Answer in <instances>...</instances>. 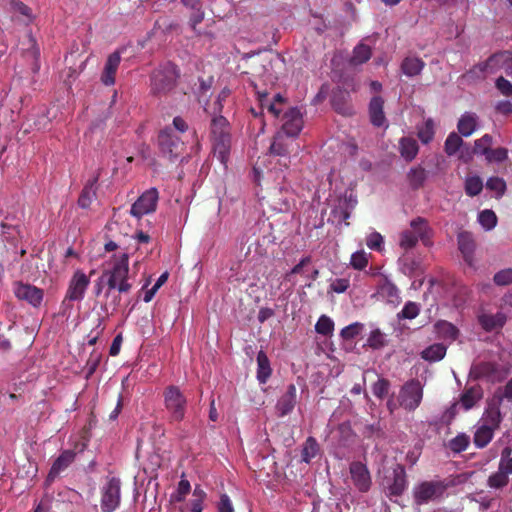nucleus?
Returning a JSON list of instances; mask_svg holds the SVG:
<instances>
[{
  "label": "nucleus",
  "instance_id": "1",
  "mask_svg": "<svg viewBox=\"0 0 512 512\" xmlns=\"http://www.w3.org/2000/svg\"><path fill=\"white\" fill-rule=\"evenodd\" d=\"M101 280H106L109 288H117L119 293H128L132 284L129 282V255L122 253L112 256L109 266L103 270Z\"/></svg>",
  "mask_w": 512,
  "mask_h": 512
},
{
  "label": "nucleus",
  "instance_id": "2",
  "mask_svg": "<svg viewBox=\"0 0 512 512\" xmlns=\"http://www.w3.org/2000/svg\"><path fill=\"white\" fill-rule=\"evenodd\" d=\"M180 76L179 69L171 62L160 65L151 75V93L162 96L172 91Z\"/></svg>",
  "mask_w": 512,
  "mask_h": 512
},
{
  "label": "nucleus",
  "instance_id": "3",
  "mask_svg": "<svg viewBox=\"0 0 512 512\" xmlns=\"http://www.w3.org/2000/svg\"><path fill=\"white\" fill-rule=\"evenodd\" d=\"M157 144L161 155L170 162L183 158L185 152L184 141L175 134L171 126H166L158 133Z\"/></svg>",
  "mask_w": 512,
  "mask_h": 512
},
{
  "label": "nucleus",
  "instance_id": "4",
  "mask_svg": "<svg viewBox=\"0 0 512 512\" xmlns=\"http://www.w3.org/2000/svg\"><path fill=\"white\" fill-rule=\"evenodd\" d=\"M424 385L419 379L413 378L406 381L399 390L398 404L407 412L415 411L422 403Z\"/></svg>",
  "mask_w": 512,
  "mask_h": 512
},
{
  "label": "nucleus",
  "instance_id": "5",
  "mask_svg": "<svg viewBox=\"0 0 512 512\" xmlns=\"http://www.w3.org/2000/svg\"><path fill=\"white\" fill-rule=\"evenodd\" d=\"M448 485L442 480L423 481L413 489L414 502L424 505L442 498Z\"/></svg>",
  "mask_w": 512,
  "mask_h": 512
},
{
  "label": "nucleus",
  "instance_id": "6",
  "mask_svg": "<svg viewBox=\"0 0 512 512\" xmlns=\"http://www.w3.org/2000/svg\"><path fill=\"white\" fill-rule=\"evenodd\" d=\"M164 403L169 412L170 422H181L186 413L187 400L177 386H169L164 391Z\"/></svg>",
  "mask_w": 512,
  "mask_h": 512
},
{
  "label": "nucleus",
  "instance_id": "7",
  "mask_svg": "<svg viewBox=\"0 0 512 512\" xmlns=\"http://www.w3.org/2000/svg\"><path fill=\"white\" fill-rule=\"evenodd\" d=\"M102 512H114L121 503V481L118 477H107L101 489Z\"/></svg>",
  "mask_w": 512,
  "mask_h": 512
},
{
  "label": "nucleus",
  "instance_id": "8",
  "mask_svg": "<svg viewBox=\"0 0 512 512\" xmlns=\"http://www.w3.org/2000/svg\"><path fill=\"white\" fill-rule=\"evenodd\" d=\"M159 200V192L156 188H150L143 192L131 206L130 213L137 220L144 215L152 214L156 211Z\"/></svg>",
  "mask_w": 512,
  "mask_h": 512
},
{
  "label": "nucleus",
  "instance_id": "9",
  "mask_svg": "<svg viewBox=\"0 0 512 512\" xmlns=\"http://www.w3.org/2000/svg\"><path fill=\"white\" fill-rule=\"evenodd\" d=\"M89 285L90 276L80 269L76 270L69 281L63 303L66 301H82Z\"/></svg>",
  "mask_w": 512,
  "mask_h": 512
},
{
  "label": "nucleus",
  "instance_id": "10",
  "mask_svg": "<svg viewBox=\"0 0 512 512\" xmlns=\"http://www.w3.org/2000/svg\"><path fill=\"white\" fill-rule=\"evenodd\" d=\"M425 226H412V229L405 230L400 235V247L404 250H410L416 246L419 240L425 246L431 245V235Z\"/></svg>",
  "mask_w": 512,
  "mask_h": 512
},
{
  "label": "nucleus",
  "instance_id": "11",
  "mask_svg": "<svg viewBox=\"0 0 512 512\" xmlns=\"http://www.w3.org/2000/svg\"><path fill=\"white\" fill-rule=\"evenodd\" d=\"M14 294L17 299L27 302L34 308L40 307L44 298L43 289L23 282L14 284Z\"/></svg>",
  "mask_w": 512,
  "mask_h": 512
},
{
  "label": "nucleus",
  "instance_id": "12",
  "mask_svg": "<svg viewBox=\"0 0 512 512\" xmlns=\"http://www.w3.org/2000/svg\"><path fill=\"white\" fill-rule=\"evenodd\" d=\"M349 472L353 485L359 492L366 493L370 490L372 480L365 464L360 461H354L349 466Z\"/></svg>",
  "mask_w": 512,
  "mask_h": 512
},
{
  "label": "nucleus",
  "instance_id": "13",
  "mask_svg": "<svg viewBox=\"0 0 512 512\" xmlns=\"http://www.w3.org/2000/svg\"><path fill=\"white\" fill-rule=\"evenodd\" d=\"M282 129L285 137H297L303 128L302 114L298 108H290L283 116Z\"/></svg>",
  "mask_w": 512,
  "mask_h": 512
},
{
  "label": "nucleus",
  "instance_id": "14",
  "mask_svg": "<svg viewBox=\"0 0 512 512\" xmlns=\"http://www.w3.org/2000/svg\"><path fill=\"white\" fill-rule=\"evenodd\" d=\"M331 105L333 109L343 116H351L354 114V108L351 104L350 93L342 88L333 90L331 96Z\"/></svg>",
  "mask_w": 512,
  "mask_h": 512
},
{
  "label": "nucleus",
  "instance_id": "15",
  "mask_svg": "<svg viewBox=\"0 0 512 512\" xmlns=\"http://www.w3.org/2000/svg\"><path fill=\"white\" fill-rule=\"evenodd\" d=\"M458 249L462 254L465 263L472 268H475L474 252L476 248L475 240L471 233L461 231L458 233Z\"/></svg>",
  "mask_w": 512,
  "mask_h": 512
},
{
  "label": "nucleus",
  "instance_id": "16",
  "mask_svg": "<svg viewBox=\"0 0 512 512\" xmlns=\"http://www.w3.org/2000/svg\"><path fill=\"white\" fill-rule=\"evenodd\" d=\"M502 65H505L506 74L512 77V58H510V53L507 51L491 55L485 62L479 64L477 68L481 72H485L489 69L501 67Z\"/></svg>",
  "mask_w": 512,
  "mask_h": 512
},
{
  "label": "nucleus",
  "instance_id": "17",
  "mask_svg": "<svg viewBox=\"0 0 512 512\" xmlns=\"http://www.w3.org/2000/svg\"><path fill=\"white\" fill-rule=\"evenodd\" d=\"M297 403V389L294 384L287 386L286 392L278 399L275 409L278 417L290 414Z\"/></svg>",
  "mask_w": 512,
  "mask_h": 512
},
{
  "label": "nucleus",
  "instance_id": "18",
  "mask_svg": "<svg viewBox=\"0 0 512 512\" xmlns=\"http://www.w3.org/2000/svg\"><path fill=\"white\" fill-rule=\"evenodd\" d=\"M121 62V52L119 50L111 53L105 62L103 71L101 73V82L105 86H112L115 84L116 72Z\"/></svg>",
  "mask_w": 512,
  "mask_h": 512
},
{
  "label": "nucleus",
  "instance_id": "19",
  "mask_svg": "<svg viewBox=\"0 0 512 512\" xmlns=\"http://www.w3.org/2000/svg\"><path fill=\"white\" fill-rule=\"evenodd\" d=\"M101 169H98L96 174L87 181L84 185L79 198H78V206L87 209L91 206L93 201L96 199V187L97 183L100 179Z\"/></svg>",
  "mask_w": 512,
  "mask_h": 512
},
{
  "label": "nucleus",
  "instance_id": "20",
  "mask_svg": "<svg viewBox=\"0 0 512 512\" xmlns=\"http://www.w3.org/2000/svg\"><path fill=\"white\" fill-rule=\"evenodd\" d=\"M407 488L406 472L402 465H397L393 469V477L391 483L388 484V492L390 496H401Z\"/></svg>",
  "mask_w": 512,
  "mask_h": 512
},
{
  "label": "nucleus",
  "instance_id": "21",
  "mask_svg": "<svg viewBox=\"0 0 512 512\" xmlns=\"http://www.w3.org/2000/svg\"><path fill=\"white\" fill-rule=\"evenodd\" d=\"M370 122L375 127H382L386 123L384 113V99L380 96H374L369 103Z\"/></svg>",
  "mask_w": 512,
  "mask_h": 512
},
{
  "label": "nucleus",
  "instance_id": "22",
  "mask_svg": "<svg viewBox=\"0 0 512 512\" xmlns=\"http://www.w3.org/2000/svg\"><path fill=\"white\" fill-rule=\"evenodd\" d=\"M257 98L261 107V112L264 109H267V111L272 114L274 117H279L282 108L281 106L284 103V99L280 94H276L273 98V100L268 99V93L267 92H257Z\"/></svg>",
  "mask_w": 512,
  "mask_h": 512
},
{
  "label": "nucleus",
  "instance_id": "23",
  "mask_svg": "<svg viewBox=\"0 0 512 512\" xmlns=\"http://www.w3.org/2000/svg\"><path fill=\"white\" fill-rule=\"evenodd\" d=\"M212 146L214 156L223 164L226 165L229 160L231 149V134L224 137L213 138Z\"/></svg>",
  "mask_w": 512,
  "mask_h": 512
},
{
  "label": "nucleus",
  "instance_id": "24",
  "mask_svg": "<svg viewBox=\"0 0 512 512\" xmlns=\"http://www.w3.org/2000/svg\"><path fill=\"white\" fill-rule=\"evenodd\" d=\"M350 217L349 204L346 200H340L337 205L331 207L327 224H348L346 220Z\"/></svg>",
  "mask_w": 512,
  "mask_h": 512
},
{
  "label": "nucleus",
  "instance_id": "25",
  "mask_svg": "<svg viewBox=\"0 0 512 512\" xmlns=\"http://www.w3.org/2000/svg\"><path fill=\"white\" fill-rule=\"evenodd\" d=\"M471 373L478 379H487L492 382L499 380L498 365L493 362H480L473 366Z\"/></svg>",
  "mask_w": 512,
  "mask_h": 512
},
{
  "label": "nucleus",
  "instance_id": "26",
  "mask_svg": "<svg viewBox=\"0 0 512 512\" xmlns=\"http://www.w3.org/2000/svg\"><path fill=\"white\" fill-rule=\"evenodd\" d=\"M76 453L73 450L63 451L53 462L49 471V478H55L75 460Z\"/></svg>",
  "mask_w": 512,
  "mask_h": 512
},
{
  "label": "nucleus",
  "instance_id": "27",
  "mask_svg": "<svg viewBox=\"0 0 512 512\" xmlns=\"http://www.w3.org/2000/svg\"><path fill=\"white\" fill-rule=\"evenodd\" d=\"M478 117L475 113L466 112L464 113L457 123V129L460 136L469 137L477 128Z\"/></svg>",
  "mask_w": 512,
  "mask_h": 512
},
{
  "label": "nucleus",
  "instance_id": "28",
  "mask_svg": "<svg viewBox=\"0 0 512 512\" xmlns=\"http://www.w3.org/2000/svg\"><path fill=\"white\" fill-rule=\"evenodd\" d=\"M480 325L486 331L501 328L506 323V316L502 312L496 314H482L478 318Z\"/></svg>",
  "mask_w": 512,
  "mask_h": 512
},
{
  "label": "nucleus",
  "instance_id": "29",
  "mask_svg": "<svg viewBox=\"0 0 512 512\" xmlns=\"http://www.w3.org/2000/svg\"><path fill=\"white\" fill-rule=\"evenodd\" d=\"M419 146L417 141L412 137H402L399 141L400 155L407 162L414 160L418 154Z\"/></svg>",
  "mask_w": 512,
  "mask_h": 512
},
{
  "label": "nucleus",
  "instance_id": "30",
  "mask_svg": "<svg viewBox=\"0 0 512 512\" xmlns=\"http://www.w3.org/2000/svg\"><path fill=\"white\" fill-rule=\"evenodd\" d=\"M425 67V62L418 57H405L401 63V71L408 77L419 75Z\"/></svg>",
  "mask_w": 512,
  "mask_h": 512
},
{
  "label": "nucleus",
  "instance_id": "31",
  "mask_svg": "<svg viewBox=\"0 0 512 512\" xmlns=\"http://www.w3.org/2000/svg\"><path fill=\"white\" fill-rule=\"evenodd\" d=\"M272 374V368L268 356L263 350L257 354V380L261 384H265Z\"/></svg>",
  "mask_w": 512,
  "mask_h": 512
},
{
  "label": "nucleus",
  "instance_id": "32",
  "mask_svg": "<svg viewBox=\"0 0 512 512\" xmlns=\"http://www.w3.org/2000/svg\"><path fill=\"white\" fill-rule=\"evenodd\" d=\"M435 331L438 334V336L445 340L454 341L459 336V330L458 328L446 321V320H439L434 325Z\"/></svg>",
  "mask_w": 512,
  "mask_h": 512
},
{
  "label": "nucleus",
  "instance_id": "33",
  "mask_svg": "<svg viewBox=\"0 0 512 512\" xmlns=\"http://www.w3.org/2000/svg\"><path fill=\"white\" fill-rule=\"evenodd\" d=\"M121 294L117 288H109L105 292L106 302L102 305V310L107 314L113 315L121 304Z\"/></svg>",
  "mask_w": 512,
  "mask_h": 512
},
{
  "label": "nucleus",
  "instance_id": "34",
  "mask_svg": "<svg viewBox=\"0 0 512 512\" xmlns=\"http://www.w3.org/2000/svg\"><path fill=\"white\" fill-rule=\"evenodd\" d=\"M447 347L442 343H435L421 352V358L428 362H437L442 360L446 355Z\"/></svg>",
  "mask_w": 512,
  "mask_h": 512
},
{
  "label": "nucleus",
  "instance_id": "35",
  "mask_svg": "<svg viewBox=\"0 0 512 512\" xmlns=\"http://www.w3.org/2000/svg\"><path fill=\"white\" fill-rule=\"evenodd\" d=\"M372 56V50L370 46L359 43L353 49V54L349 60L350 65L358 66L366 63Z\"/></svg>",
  "mask_w": 512,
  "mask_h": 512
},
{
  "label": "nucleus",
  "instance_id": "36",
  "mask_svg": "<svg viewBox=\"0 0 512 512\" xmlns=\"http://www.w3.org/2000/svg\"><path fill=\"white\" fill-rule=\"evenodd\" d=\"M501 422L502 415L499 407L490 406L485 410L483 414L481 425L488 426L495 431L500 427Z\"/></svg>",
  "mask_w": 512,
  "mask_h": 512
},
{
  "label": "nucleus",
  "instance_id": "37",
  "mask_svg": "<svg viewBox=\"0 0 512 512\" xmlns=\"http://www.w3.org/2000/svg\"><path fill=\"white\" fill-rule=\"evenodd\" d=\"M290 143L283 133H276L273 138V142L270 145V154L275 156H288L290 153Z\"/></svg>",
  "mask_w": 512,
  "mask_h": 512
},
{
  "label": "nucleus",
  "instance_id": "38",
  "mask_svg": "<svg viewBox=\"0 0 512 512\" xmlns=\"http://www.w3.org/2000/svg\"><path fill=\"white\" fill-rule=\"evenodd\" d=\"M482 398L481 388L478 386L466 389L460 397V403L465 410H469Z\"/></svg>",
  "mask_w": 512,
  "mask_h": 512
},
{
  "label": "nucleus",
  "instance_id": "39",
  "mask_svg": "<svg viewBox=\"0 0 512 512\" xmlns=\"http://www.w3.org/2000/svg\"><path fill=\"white\" fill-rule=\"evenodd\" d=\"M494 432L490 427L480 425L473 436L474 445L479 449L486 447L493 439Z\"/></svg>",
  "mask_w": 512,
  "mask_h": 512
},
{
  "label": "nucleus",
  "instance_id": "40",
  "mask_svg": "<svg viewBox=\"0 0 512 512\" xmlns=\"http://www.w3.org/2000/svg\"><path fill=\"white\" fill-rule=\"evenodd\" d=\"M230 135V125L223 116L213 117L211 120V139Z\"/></svg>",
  "mask_w": 512,
  "mask_h": 512
},
{
  "label": "nucleus",
  "instance_id": "41",
  "mask_svg": "<svg viewBox=\"0 0 512 512\" xmlns=\"http://www.w3.org/2000/svg\"><path fill=\"white\" fill-rule=\"evenodd\" d=\"M407 179L412 189H419L426 180V170L421 167H413L407 173Z\"/></svg>",
  "mask_w": 512,
  "mask_h": 512
},
{
  "label": "nucleus",
  "instance_id": "42",
  "mask_svg": "<svg viewBox=\"0 0 512 512\" xmlns=\"http://www.w3.org/2000/svg\"><path fill=\"white\" fill-rule=\"evenodd\" d=\"M470 444V437L466 433H459L457 436L449 440L447 447L453 453H461L465 451Z\"/></svg>",
  "mask_w": 512,
  "mask_h": 512
},
{
  "label": "nucleus",
  "instance_id": "43",
  "mask_svg": "<svg viewBox=\"0 0 512 512\" xmlns=\"http://www.w3.org/2000/svg\"><path fill=\"white\" fill-rule=\"evenodd\" d=\"M319 452V444L314 437H308L302 449V461L309 463Z\"/></svg>",
  "mask_w": 512,
  "mask_h": 512
},
{
  "label": "nucleus",
  "instance_id": "44",
  "mask_svg": "<svg viewBox=\"0 0 512 512\" xmlns=\"http://www.w3.org/2000/svg\"><path fill=\"white\" fill-rule=\"evenodd\" d=\"M311 263L312 259L310 256L302 258L298 264L285 274L284 279L288 282L294 283L293 276L297 274L306 275Z\"/></svg>",
  "mask_w": 512,
  "mask_h": 512
},
{
  "label": "nucleus",
  "instance_id": "45",
  "mask_svg": "<svg viewBox=\"0 0 512 512\" xmlns=\"http://www.w3.org/2000/svg\"><path fill=\"white\" fill-rule=\"evenodd\" d=\"M463 145V140L459 134L456 132H451L445 140L444 150L448 156H452L459 151L460 147Z\"/></svg>",
  "mask_w": 512,
  "mask_h": 512
},
{
  "label": "nucleus",
  "instance_id": "46",
  "mask_svg": "<svg viewBox=\"0 0 512 512\" xmlns=\"http://www.w3.org/2000/svg\"><path fill=\"white\" fill-rule=\"evenodd\" d=\"M434 122L432 119H427L424 124L418 128V138L423 144H428L434 138Z\"/></svg>",
  "mask_w": 512,
  "mask_h": 512
},
{
  "label": "nucleus",
  "instance_id": "47",
  "mask_svg": "<svg viewBox=\"0 0 512 512\" xmlns=\"http://www.w3.org/2000/svg\"><path fill=\"white\" fill-rule=\"evenodd\" d=\"M315 331L323 336H329L334 331V322L330 317L322 315L315 324Z\"/></svg>",
  "mask_w": 512,
  "mask_h": 512
},
{
  "label": "nucleus",
  "instance_id": "48",
  "mask_svg": "<svg viewBox=\"0 0 512 512\" xmlns=\"http://www.w3.org/2000/svg\"><path fill=\"white\" fill-rule=\"evenodd\" d=\"M420 313V306L418 303L413 301H408L405 303L402 310L397 314L399 320L402 319H415Z\"/></svg>",
  "mask_w": 512,
  "mask_h": 512
},
{
  "label": "nucleus",
  "instance_id": "49",
  "mask_svg": "<svg viewBox=\"0 0 512 512\" xmlns=\"http://www.w3.org/2000/svg\"><path fill=\"white\" fill-rule=\"evenodd\" d=\"M483 189V182L479 176L468 177L465 181V192L469 196L478 195Z\"/></svg>",
  "mask_w": 512,
  "mask_h": 512
},
{
  "label": "nucleus",
  "instance_id": "50",
  "mask_svg": "<svg viewBox=\"0 0 512 512\" xmlns=\"http://www.w3.org/2000/svg\"><path fill=\"white\" fill-rule=\"evenodd\" d=\"M390 381L385 378H379L373 385H372V393L375 397L379 399L385 398L390 390Z\"/></svg>",
  "mask_w": 512,
  "mask_h": 512
},
{
  "label": "nucleus",
  "instance_id": "51",
  "mask_svg": "<svg viewBox=\"0 0 512 512\" xmlns=\"http://www.w3.org/2000/svg\"><path fill=\"white\" fill-rule=\"evenodd\" d=\"M509 482V476L498 469L497 472L491 474L488 478V486L494 489H501Z\"/></svg>",
  "mask_w": 512,
  "mask_h": 512
},
{
  "label": "nucleus",
  "instance_id": "52",
  "mask_svg": "<svg viewBox=\"0 0 512 512\" xmlns=\"http://www.w3.org/2000/svg\"><path fill=\"white\" fill-rule=\"evenodd\" d=\"M492 137L489 134H485L480 139H477L474 143L473 153L486 155L491 149Z\"/></svg>",
  "mask_w": 512,
  "mask_h": 512
},
{
  "label": "nucleus",
  "instance_id": "53",
  "mask_svg": "<svg viewBox=\"0 0 512 512\" xmlns=\"http://www.w3.org/2000/svg\"><path fill=\"white\" fill-rule=\"evenodd\" d=\"M362 330H363V324L355 322V323H352V324L344 327L341 330L340 335L345 340H352L355 337H357L361 333Z\"/></svg>",
  "mask_w": 512,
  "mask_h": 512
},
{
  "label": "nucleus",
  "instance_id": "54",
  "mask_svg": "<svg viewBox=\"0 0 512 512\" xmlns=\"http://www.w3.org/2000/svg\"><path fill=\"white\" fill-rule=\"evenodd\" d=\"M493 281L498 286H506L512 284V268H506L498 271L494 275Z\"/></svg>",
  "mask_w": 512,
  "mask_h": 512
},
{
  "label": "nucleus",
  "instance_id": "55",
  "mask_svg": "<svg viewBox=\"0 0 512 512\" xmlns=\"http://www.w3.org/2000/svg\"><path fill=\"white\" fill-rule=\"evenodd\" d=\"M510 453L511 451L508 448L503 450L498 466V469L508 476L512 474V457H510Z\"/></svg>",
  "mask_w": 512,
  "mask_h": 512
},
{
  "label": "nucleus",
  "instance_id": "56",
  "mask_svg": "<svg viewBox=\"0 0 512 512\" xmlns=\"http://www.w3.org/2000/svg\"><path fill=\"white\" fill-rule=\"evenodd\" d=\"M351 266L356 270H363L368 265V257L364 251H357L352 254Z\"/></svg>",
  "mask_w": 512,
  "mask_h": 512
},
{
  "label": "nucleus",
  "instance_id": "57",
  "mask_svg": "<svg viewBox=\"0 0 512 512\" xmlns=\"http://www.w3.org/2000/svg\"><path fill=\"white\" fill-rule=\"evenodd\" d=\"M367 343L373 349L382 348L386 343L385 335L379 329L373 330L370 333Z\"/></svg>",
  "mask_w": 512,
  "mask_h": 512
},
{
  "label": "nucleus",
  "instance_id": "58",
  "mask_svg": "<svg viewBox=\"0 0 512 512\" xmlns=\"http://www.w3.org/2000/svg\"><path fill=\"white\" fill-rule=\"evenodd\" d=\"M485 157L488 162H503L508 157V150L502 147L490 149Z\"/></svg>",
  "mask_w": 512,
  "mask_h": 512
},
{
  "label": "nucleus",
  "instance_id": "59",
  "mask_svg": "<svg viewBox=\"0 0 512 512\" xmlns=\"http://www.w3.org/2000/svg\"><path fill=\"white\" fill-rule=\"evenodd\" d=\"M487 189L497 192L499 196L503 195L506 189V183L499 177H491L486 182Z\"/></svg>",
  "mask_w": 512,
  "mask_h": 512
},
{
  "label": "nucleus",
  "instance_id": "60",
  "mask_svg": "<svg viewBox=\"0 0 512 512\" xmlns=\"http://www.w3.org/2000/svg\"><path fill=\"white\" fill-rule=\"evenodd\" d=\"M191 490L190 482L187 479H181L178 483L176 494L174 499L177 502H182Z\"/></svg>",
  "mask_w": 512,
  "mask_h": 512
},
{
  "label": "nucleus",
  "instance_id": "61",
  "mask_svg": "<svg viewBox=\"0 0 512 512\" xmlns=\"http://www.w3.org/2000/svg\"><path fill=\"white\" fill-rule=\"evenodd\" d=\"M206 498V493L199 486H196L193 491V498L191 499V510L203 507V502Z\"/></svg>",
  "mask_w": 512,
  "mask_h": 512
},
{
  "label": "nucleus",
  "instance_id": "62",
  "mask_svg": "<svg viewBox=\"0 0 512 512\" xmlns=\"http://www.w3.org/2000/svg\"><path fill=\"white\" fill-rule=\"evenodd\" d=\"M496 88L500 91V93L504 96H512V83L500 76L497 78L495 82Z\"/></svg>",
  "mask_w": 512,
  "mask_h": 512
},
{
  "label": "nucleus",
  "instance_id": "63",
  "mask_svg": "<svg viewBox=\"0 0 512 512\" xmlns=\"http://www.w3.org/2000/svg\"><path fill=\"white\" fill-rule=\"evenodd\" d=\"M366 244L370 249L380 251L383 244V237L381 234L373 232L367 237Z\"/></svg>",
  "mask_w": 512,
  "mask_h": 512
},
{
  "label": "nucleus",
  "instance_id": "64",
  "mask_svg": "<svg viewBox=\"0 0 512 512\" xmlns=\"http://www.w3.org/2000/svg\"><path fill=\"white\" fill-rule=\"evenodd\" d=\"M479 224H496L497 216L490 209L483 210L478 215Z\"/></svg>",
  "mask_w": 512,
  "mask_h": 512
}]
</instances>
